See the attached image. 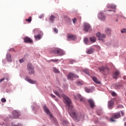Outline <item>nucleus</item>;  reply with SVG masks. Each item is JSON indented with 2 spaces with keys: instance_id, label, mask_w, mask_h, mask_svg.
<instances>
[{
  "instance_id": "f257e3e1",
  "label": "nucleus",
  "mask_w": 126,
  "mask_h": 126,
  "mask_svg": "<svg viewBox=\"0 0 126 126\" xmlns=\"http://www.w3.org/2000/svg\"><path fill=\"white\" fill-rule=\"evenodd\" d=\"M54 93L56 96H58L59 98H63L64 104L66 105V107L69 108L68 112L70 117L75 121H79V120L81 119L82 115L81 113L76 112L75 110L72 109L73 106L72 105H71V100L70 98L65 94H63V90L61 89H60L58 92L54 91Z\"/></svg>"
},
{
  "instance_id": "f03ea898",
  "label": "nucleus",
  "mask_w": 126,
  "mask_h": 126,
  "mask_svg": "<svg viewBox=\"0 0 126 126\" xmlns=\"http://www.w3.org/2000/svg\"><path fill=\"white\" fill-rule=\"evenodd\" d=\"M51 53L53 54H57L59 56H63L64 55V52L61 49H54L51 51Z\"/></svg>"
},
{
  "instance_id": "7ed1b4c3",
  "label": "nucleus",
  "mask_w": 126,
  "mask_h": 126,
  "mask_svg": "<svg viewBox=\"0 0 126 126\" xmlns=\"http://www.w3.org/2000/svg\"><path fill=\"white\" fill-rule=\"evenodd\" d=\"M27 69L29 74H34V67L31 63L28 64Z\"/></svg>"
},
{
  "instance_id": "20e7f679",
  "label": "nucleus",
  "mask_w": 126,
  "mask_h": 126,
  "mask_svg": "<svg viewBox=\"0 0 126 126\" xmlns=\"http://www.w3.org/2000/svg\"><path fill=\"white\" fill-rule=\"evenodd\" d=\"M20 116L19 112L18 111L15 110L12 112V116L11 115L9 116L10 119H18Z\"/></svg>"
},
{
  "instance_id": "39448f33",
  "label": "nucleus",
  "mask_w": 126,
  "mask_h": 126,
  "mask_svg": "<svg viewBox=\"0 0 126 126\" xmlns=\"http://www.w3.org/2000/svg\"><path fill=\"white\" fill-rule=\"evenodd\" d=\"M121 117V114L120 113H117L113 114L112 117L110 118V122H116V120H114V119H119Z\"/></svg>"
},
{
  "instance_id": "423d86ee",
  "label": "nucleus",
  "mask_w": 126,
  "mask_h": 126,
  "mask_svg": "<svg viewBox=\"0 0 126 126\" xmlns=\"http://www.w3.org/2000/svg\"><path fill=\"white\" fill-rule=\"evenodd\" d=\"M84 31L85 32H89L91 30V26L90 25L87 23H85L83 26Z\"/></svg>"
},
{
  "instance_id": "0eeeda50",
  "label": "nucleus",
  "mask_w": 126,
  "mask_h": 126,
  "mask_svg": "<svg viewBox=\"0 0 126 126\" xmlns=\"http://www.w3.org/2000/svg\"><path fill=\"white\" fill-rule=\"evenodd\" d=\"M96 37H97L98 40L103 41V39L106 38V34H102L100 32H97L96 33Z\"/></svg>"
},
{
  "instance_id": "6e6552de",
  "label": "nucleus",
  "mask_w": 126,
  "mask_h": 126,
  "mask_svg": "<svg viewBox=\"0 0 126 126\" xmlns=\"http://www.w3.org/2000/svg\"><path fill=\"white\" fill-rule=\"evenodd\" d=\"M43 109L47 115H48V116H49L51 119H53V115L51 114V112H50V110H49V109H48V107H47V106L44 105Z\"/></svg>"
},
{
  "instance_id": "1a4fd4ad",
  "label": "nucleus",
  "mask_w": 126,
  "mask_h": 126,
  "mask_svg": "<svg viewBox=\"0 0 126 126\" xmlns=\"http://www.w3.org/2000/svg\"><path fill=\"white\" fill-rule=\"evenodd\" d=\"M98 70L100 72H109V68L107 67H100L98 68Z\"/></svg>"
},
{
  "instance_id": "9d476101",
  "label": "nucleus",
  "mask_w": 126,
  "mask_h": 126,
  "mask_svg": "<svg viewBox=\"0 0 126 126\" xmlns=\"http://www.w3.org/2000/svg\"><path fill=\"white\" fill-rule=\"evenodd\" d=\"M67 77L68 79H70V80H73V78H78V76L72 73H70L67 76Z\"/></svg>"
},
{
  "instance_id": "9b49d317",
  "label": "nucleus",
  "mask_w": 126,
  "mask_h": 126,
  "mask_svg": "<svg viewBox=\"0 0 126 126\" xmlns=\"http://www.w3.org/2000/svg\"><path fill=\"white\" fill-rule=\"evenodd\" d=\"M98 18L100 20L104 21L106 20V16L105 15V14L103 13H99L98 14Z\"/></svg>"
},
{
  "instance_id": "f8f14e48",
  "label": "nucleus",
  "mask_w": 126,
  "mask_h": 126,
  "mask_svg": "<svg viewBox=\"0 0 126 126\" xmlns=\"http://www.w3.org/2000/svg\"><path fill=\"white\" fill-rule=\"evenodd\" d=\"M88 103L90 104V106L92 109L95 107V102H94V100L92 99H89L87 100Z\"/></svg>"
},
{
  "instance_id": "ddd939ff",
  "label": "nucleus",
  "mask_w": 126,
  "mask_h": 126,
  "mask_svg": "<svg viewBox=\"0 0 126 126\" xmlns=\"http://www.w3.org/2000/svg\"><path fill=\"white\" fill-rule=\"evenodd\" d=\"M67 39L68 41H70V40H75L76 39V36L74 35L69 34L67 36Z\"/></svg>"
},
{
  "instance_id": "4468645a",
  "label": "nucleus",
  "mask_w": 126,
  "mask_h": 126,
  "mask_svg": "<svg viewBox=\"0 0 126 126\" xmlns=\"http://www.w3.org/2000/svg\"><path fill=\"white\" fill-rule=\"evenodd\" d=\"M24 41L25 43H33V40H32L30 37H26L24 39Z\"/></svg>"
},
{
  "instance_id": "2eb2a0df",
  "label": "nucleus",
  "mask_w": 126,
  "mask_h": 126,
  "mask_svg": "<svg viewBox=\"0 0 126 126\" xmlns=\"http://www.w3.org/2000/svg\"><path fill=\"white\" fill-rule=\"evenodd\" d=\"M120 75V72L119 71H116L113 73V77L114 79H118V76Z\"/></svg>"
},
{
  "instance_id": "dca6fc26",
  "label": "nucleus",
  "mask_w": 126,
  "mask_h": 126,
  "mask_svg": "<svg viewBox=\"0 0 126 126\" xmlns=\"http://www.w3.org/2000/svg\"><path fill=\"white\" fill-rule=\"evenodd\" d=\"M108 106L109 109H112L113 108V106H114V100H110L108 102Z\"/></svg>"
},
{
  "instance_id": "f3484780",
  "label": "nucleus",
  "mask_w": 126,
  "mask_h": 126,
  "mask_svg": "<svg viewBox=\"0 0 126 126\" xmlns=\"http://www.w3.org/2000/svg\"><path fill=\"white\" fill-rule=\"evenodd\" d=\"M25 80H26V81H28V82H29V83H31L32 84H34V83H36V81H33L29 79L28 77H26L25 78Z\"/></svg>"
},
{
  "instance_id": "a211bd4d",
  "label": "nucleus",
  "mask_w": 126,
  "mask_h": 126,
  "mask_svg": "<svg viewBox=\"0 0 126 126\" xmlns=\"http://www.w3.org/2000/svg\"><path fill=\"white\" fill-rule=\"evenodd\" d=\"M112 32V31L111 30V29L109 28H106L105 29V33L108 35V36H110L111 35V33Z\"/></svg>"
},
{
  "instance_id": "6ab92c4d",
  "label": "nucleus",
  "mask_w": 126,
  "mask_h": 126,
  "mask_svg": "<svg viewBox=\"0 0 126 126\" xmlns=\"http://www.w3.org/2000/svg\"><path fill=\"white\" fill-rule=\"evenodd\" d=\"M6 60L8 62H11V55L9 53H7L6 55Z\"/></svg>"
},
{
  "instance_id": "aec40b11",
  "label": "nucleus",
  "mask_w": 126,
  "mask_h": 126,
  "mask_svg": "<svg viewBox=\"0 0 126 126\" xmlns=\"http://www.w3.org/2000/svg\"><path fill=\"white\" fill-rule=\"evenodd\" d=\"M34 38L36 41H38V40H41V38H42V36L41 34H39L36 35H34Z\"/></svg>"
},
{
  "instance_id": "412c9836",
  "label": "nucleus",
  "mask_w": 126,
  "mask_h": 126,
  "mask_svg": "<svg viewBox=\"0 0 126 126\" xmlns=\"http://www.w3.org/2000/svg\"><path fill=\"white\" fill-rule=\"evenodd\" d=\"M93 81L95 82V83H96L97 84H100V81H99L98 79H97V78H96L95 77H93Z\"/></svg>"
},
{
  "instance_id": "4be33fe9",
  "label": "nucleus",
  "mask_w": 126,
  "mask_h": 126,
  "mask_svg": "<svg viewBox=\"0 0 126 126\" xmlns=\"http://www.w3.org/2000/svg\"><path fill=\"white\" fill-rule=\"evenodd\" d=\"M84 42L86 45H90V43H89V40L87 38V37H86L84 39Z\"/></svg>"
},
{
  "instance_id": "5701e85b",
  "label": "nucleus",
  "mask_w": 126,
  "mask_h": 126,
  "mask_svg": "<svg viewBox=\"0 0 126 126\" xmlns=\"http://www.w3.org/2000/svg\"><path fill=\"white\" fill-rule=\"evenodd\" d=\"M90 40L91 42H92L93 43H95L96 42V37L94 36H92L90 38Z\"/></svg>"
},
{
  "instance_id": "b1692460",
  "label": "nucleus",
  "mask_w": 126,
  "mask_h": 126,
  "mask_svg": "<svg viewBox=\"0 0 126 126\" xmlns=\"http://www.w3.org/2000/svg\"><path fill=\"white\" fill-rule=\"evenodd\" d=\"M93 52H94V50H93V49H90L86 51L87 54H93Z\"/></svg>"
},
{
  "instance_id": "393cba45",
  "label": "nucleus",
  "mask_w": 126,
  "mask_h": 126,
  "mask_svg": "<svg viewBox=\"0 0 126 126\" xmlns=\"http://www.w3.org/2000/svg\"><path fill=\"white\" fill-rule=\"evenodd\" d=\"M55 18H56V17L53 15H51L49 19L50 21L53 22L55 20Z\"/></svg>"
},
{
  "instance_id": "a878e982",
  "label": "nucleus",
  "mask_w": 126,
  "mask_h": 126,
  "mask_svg": "<svg viewBox=\"0 0 126 126\" xmlns=\"http://www.w3.org/2000/svg\"><path fill=\"white\" fill-rule=\"evenodd\" d=\"M85 91L86 92H87V93H91V92H92V90H91V89H88V88H86L85 89Z\"/></svg>"
},
{
  "instance_id": "bb28decb",
  "label": "nucleus",
  "mask_w": 126,
  "mask_h": 126,
  "mask_svg": "<svg viewBox=\"0 0 126 126\" xmlns=\"http://www.w3.org/2000/svg\"><path fill=\"white\" fill-rule=\"evenodd\" d=\"M53 72H55V73H59V72H60V71H59V70H58V69L54 67L53 68Z\"/></svg>"
},
{
  "instance_id": "cd10ccee",
  "label": "nucleus",
  "mask_w": 126,
  "mask_h": 126,
  "mask_svg": "<svg viewBox=\"0 0 126 126\" xmlns=\"http://www.w3.org/2000/svg\"><path fill=\"white\" fill-rule=\"evenodd\" d=\"M26 21H27V22H31L32 21V17H30L28 19H26Z\"/></svg>"
},
{
  "instance_id": "c85d7f7f",
  "label": "nucleus",
  "mask_w": 126,
  "mask_h": 126,
  "mask_svg": "<svg viewBox=\"0 0 126 126\" xmlns=\"http://www.w3.org/2000/svg\"><path fill=\"white\" fill-rule=\"evenodd\" d=\"M74 97L77 99V98H78L79 99H80V98L82 97L81 95L79 94H77L76 95L74 96Z\"/></svg>"
},
{
  "instance_id": "c756f323",
  "label": "nucleus",
  "mask_w": 126,
  "mask_h": 126,
  "mask_svg": "<svg viewBox=\"0 0 126 126\" xmlns=\"http://www.w3.org/2000/svg\"><path fill=\"white\" fill-rule=\"evenodd\" d=\"M51 62H53L54 63H57L58 62H59V60L58 59H52L50 60Z\"/></svg>"
},
{
  "instance_id": "7c9ffc66",
  "label": "nucleus",
  "mask_w": 126,
  "mask_h": 126,
  "mask_svg": "<svg viewBox=\"0 0 126 126\" xmlns=\"http://www.w3.org/2000/svg\"><path fill=\"white\" fill-rule=\"evenodd\" d=\"M77 85H82L83 84V83H82V82L81 81H78L77 82Z\"/></svg>"
},
{
  "instance_id": "2f4dec72",
  "label": "nucleus",
  "mask_w": 126,
  "mask_h": 126,
  "mask_svg": "<svg viewBox=\"0 0 126 126\" xmlns=\"http://www.w3.org/2000/svg\"><path fill=\"white\" fill-rule=\"evenodd\" d=\"M84 72H85L86 74H89V70L87 69L84 70Z\"/></svg>"
},
{
  "instance_id": "473e14b6",
  "label": "nucleus",
  "mask_w": 126,
  "mask_h": 126,
  "mask_svg": "<svg viewBox=\"0 0 126 126\" xmlns=\"http://www.w3.org/2000/svg\"><path fill=\"white\" fill-rule=\"evenodd\" d=\"M111 8H112V9H116V5H111Z\"/></svg>"
},
{
  "instance_id": "72a5a7b5",
  "label": "nucleus",
  "mask_w": 126,
  "mask_h": 126,
  "mask_svg": "<svg viewBox=\"0 0 126 126\" xmlns=\"http://www.w3.org/2000/svg\"><path fill=\"white\" fill-rule=\"evenodd\" d=\"M1 102H3L4 103V102H6V99H5V98H2L1 99Z\"/></svg>"
},
{
  "instance_id": "f704fd0d",
  "label": "nucleus",
  "mask_w": 126,
  "mask_h": 126,
  "mask_svg": "<svg viewBox=\"0 0 126 126\" xmlns=\"http://www.w3.org/2000/svg\"><path fill=\"white\" fill-rule=\"evenodd\" d=\"M63 125L65 126V125H68V122L67 121H65L63 122Z\"/></svg>"
},
{
  "instance_id": "c9c22d12",
  "label": "nucleus",
  "mask_w": 126,
  "mask_h": 126,
  "mask_svg": "<svg viewBox=\"0 0 126 126\" xmlns=\"http://www.w3.org/2000/svg\"><path fill=\"white\" fill-rule=\"evenodd\" d=\"M126 29H123V30H121V33H126Z\"/></svg>"
},
{
  "instance_id": "e433bc0d",
  "label": "nucleus",
  "mask_w": 126,
  "mask_h": 126,
  "mask_svg": "<svg viewBox=\"0 0 126 126\" xmlns=\"http://www.w3.org/2000/svg\"><path fill=\"white\" fill-rule=\"evenodd\" d=\"M24 61H25L24 59H22L19 60V62L20 63H22L24 62Z\"/></svg>"
},
{
  "instance_id": "4c0bfd02",
  "label": "nucleus",
  "mask_w": 126,
  "mask_h": 126,
  "mask_svg": "<svg viewBox=\"0 0 126 126\" xmlns=\"http://www.w3.org/2000/svg\"><path fill=\"white\" fill-rule=\"evenodd\" d=\"M111 5L110 4H107L106 5L107 8H111Z\"/></svg>"
},
{
  "instance_id": "58836bf2",
  "label": "nucleus",
  "mask_w": 126,
  "mask_h": 126,
  "mask_svg": "<svg viewBox=\"0 0 126 126\" xmlns=\"http://www.w3.org/2000/svg\"><path fill=\"white\" fill-rule=\"evenodd\" d=\"M54 30L55 32H56V33L59 32V30L57 28H54Z\"/></svg>"
},
{
  "instance_id": "ea45409f",
  "label": "nucleus",
  "mask_w": 126,
  "mask_h": 126,
  "mask_svg": "<svg viewBox=\"0 0 126 126\" xmlns=\"http://www.w3.org/2000/svg\"><path fill=\"white\" fill-rule=\"evenodd\" d=\"M80 100L81 101V102H84V98L81 97V98H80Z\"/></svg>"
},
{
  "instance_id": "a19ab883",
  "label": "nucleus",
  "mask_w": 126,
  "mask_h": 126,
  "mask_svg": "<svg viewBox=\"0 0 126 126\" xmlns=\"http://www.w3.org/2000/svg\"><path fill=\"white\" fill-rule=\"evenodd\" d=\"M39 18L42 19L44 18V14H41L39 16Z\"/></svg>"
},
{
  "instance_id": "79ce46f5",
  "label": "nucleus",
  "mask_w": 126,
  "mask_h": 126,
  "mask_svg": "<svg viewBox=\"0 0 126 126\" xmlns=\"http://www.w3.org/2000/svg\"><path fill=\"white\" fill-rule=\"evenodd\" d=\"M72 21L73 23H75V22L76 21V18H74L73 19H72Z\"/></svg>"
},
{
  "instance_id": "37998d69",
  "label": "nucleus",
  "mask_w": 126,
  "mask_h": 126,
  "mask_svg": "<svg viewBox=\"0 0 126 126\" xmlns=\"http://www.w3.org/2000/svg\"><path fill=\"white\" fill-rule=\"evenodd\" d=\"M112 96H116V93L112 92Z\"/></svg>"
},
{
  "instance_id": "c03bdc74",
  "label": "nucleus",
  "mask_w": 126,
  "mask_h": 126,
  "mask_svg": "<svg viewBox=\"0 0 126 126\" xmlns=\"http://www.w3.org/2000/svg\"><path fill=\"white\" fill-rule=\"evenodd\" d=\"M51 97H52V98H56V95H55L53 94H51Z\"/></svg>"
},
{
  "instance_id": "a18cd8bd",
  "label": "nucleus",
  "mask_w": 126,
  "mask_h": 126,
  "mask_svg": "<svg viewBox=\"0 0 126 126\" xmlns=\"http://www.w3.org/2000/svg\"><path fill=\"white\" fill-rule=\"evenodd\" d=\"M13 126H21V124H18L16 125H13Z\"/></svg>"
},
{
  "instance_id": "49530a36",
  "label": "nucleus",
  "mask_w": 126,
  "mask_h": 126,
  "mask_svg": "<svg viewBox=\"0 0 126 126\" xmlns=\"http://www.w3.org/2000/svg\"><path fill=\"white\" fill-rule=\"evenodd\" d=\"M4 79H5L4 78H3L0 79V83L2 81H3V80H4Z\"/></svg>"
},
{
  "instance_id": "de8ad7c7",
  "label": "nucleus",
  "mask_w": 126,
  "mask_h": 126,
  "mask_svg": "<svg viewBox=\"0 0 126 126\" xmlns=\"http://www.w3.org/2000/svg\"><path fill=\"white\" fill-rule=\"evenodd\" d=\"M9 51H10L11 52L14 51V49L11 48L10 50H9Z\"/></svg>"
},
{
  "instance_id": "09e8293b",
  "label": "nucleus",
  "mask_w": 126,
  "mask_h": 126,
  "mask_svg": "<svg viewBox=\"0 0 126 126\" xmlns=\"http://www.w3.org/2000/svg\"><path fill=\"white\" fill-rule=\"evenodd\" d=\"M73 62H74V61H72V60L70 61V62L71 63H73Z\"/></svg>"
},
{
  "instance_id": "8fccbe9b",
  "label": "nucleus",
  "mask_w": 126,
  "mask_h": 126,
  "mask_svg": "<svg viewBox=\"0 0 126 126\" xmlns=\"http://www.w3.org/2000/svg\"><path fill=\"white\" fill-rule=\"evenodd\" d=\"M121 114H122V116H124V112L123 111H121Z\"/></svg>"
},
{
  "instance_id": "3c124183",
  "label": "nucleus",
  "mask_w": 126,
  "mask_h": 126,
  "mask_svg": "<svg viewBox=\"0 0 126 126\" xmlns=\"http://www.w3.org/2000/svg\"><path fill=\"white\" fill-rule=\"evenodd\" d=\"M117 89H119V88H120V86H117V87L116 88Z\"/></svg>"
},
{
  "instance_id": "603ef678",
  "label": "nucleus",
  "mask_w": 126,
  "mask_h": 126,
  "mask_svg": "<svg viewBox=\"0 0 126 126\" xmlns=\"http://www.w3.org/2000/svg\"><path fill=\"white\" fill-rule=\"evenodd\" d=\"M6 80L7 81H8V78H6Z\"/></svg>"
},
{
  "instance_id": "864d4df0",
  "label": "nucleus",
  "mask_w": 126,
  "mask_h": 126,
  "mask_svg": "<svg viewBox=\"0 0 126 126\" xmlns=\"http://www.w3.org/2000/svg\"><path fill=\"white\" fill-rule=\"evenodd\" d=\"M125 126H126V122L125 123Z\"/></svg>"
},
{
  "instance_id": "5fc2aeb1",
  "label": "nucleus",
  "mask_w": 126,
  "mask_h": 126,
  "mask_svg": "<svg viewBox=\"0 0 126 126\" xmlns=\"http://www.w3.org/2000/svg\"><path fill=\"white\" fill-rule=\"evenodd\" d=\"M108 11H112V10H108Z\"/></svg>"
},
{
  "instance_id": "6e6d98bb",
  "label": "nucleus",
  "mask_w": 126,
  "mask_h": 126,
  "mask_svg": "<svg viewBox=\"0 0 126 126\" xmlns=\"http://www.w3.org/2000/svg\"><path fill=\"white\" fill-rule=\"evenodd\" d=\"M113 12H116V10H114V11H113Z\"/></svg>"
},
{
  "instance_id": "4d7b16f0",
  "label": "nucleus",
  "mask_w": 126,
  "mask_h": 126,
  "mask_svg": "<svg viewBox=\"0 0 126 126\" xmlns=\"http://www.w3.org/2000/svg\"><path fill=\"white\" fill-rule=\"evenodd\" d=\"M97 115H98V116H100V114H98V113H97Z\"/></svg>"
}]
</instances>
